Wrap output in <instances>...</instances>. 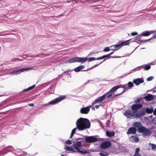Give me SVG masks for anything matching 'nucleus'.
I'll return each mask as SVG.
<instances>
[{"label": "nucleus", "mask_w": 156, "mask_h": 156, "mask_svg": "<svg viewBox=\"0 0 156 156\" xmlns=\"http://www.w3.org/2000/svg\"><path fill=\"white\" fill-rule=\"evenodd\" d=\"M80 128V130H83L87 129H89L90 127L91 123L88 119L87 118H80L77 121Z\"/></svg>", "instance_id": "f257e3e1"}, {"label": "nucleus", "mask_w": 156, "mask_h": 156, "mask_svg": "<svg viewBox=\"0 0 156 156\" xmlns=\"http://www.w3.org/2000/svg\"><path fill=\"white\" fill-rule=\"evenodd\" d=\"M73 142L74 143V144L72 146L74 147V149L77 150L76 151V152L81 153L83 154L90 153L86 149H83V151H81L79 149L81 147L82 145V143L80 142L77 141L75 143V141H73Z\"/></svg>", "instance_id": "f03ea898"}, {"label": "nucleus", "mask_w": 156, "mask_h": 156, "mask_svg": "<svg viewBox=\"0 0 156 156\" xmlns=\"http://www.w3.org/2000/svg\"><path fill=\"white\" fill-rule=\"evenodd\" d=\"M112 94L108 91L105 94H104L102 96L99 97L95 99L93 102L92 104L94 105V104H96L99 102H101L105 100L106 98L108 99L110 98L112 96Z\"/></svg>", "instance_id": "7ed1b4c3"}, {"label": "nucleus", "mask_w": 156, "mask_h": 156, "mask_svg": "<svg viewBox=\"0 0 156 156\" xmlns=\"http://www.w3.org/2000/svg\"><path fill=\"white\" fill-rule=\"evenodd\" d=\"M85 141L87 143H92L100 140V138H97L96 136H85Z\"/></svg>", "instance_id": "20e7f679"}, {"label": "nucleus", "mask_w": 156, "mask_h": 156, "mask_svg": "<svg viewBox=\"0 0 156 156\" xmlns=\"http://www.w3.org/2000/svg\"><path fill=\"white\" fill-rule=\"evenodd\" d=\"M139 133H142V135L144 136H149L151 134V132L150 129L143 126L142 128L140 130Z\"/></svg>", "instance_id": "39448f33"}, {"label": "nucleus", "mask_w": 156, "mask_h": 156, "mask_svg": "<svg viewBox=\"0 0 156 156\" xmlns=\"http://www.w3.org/2000/svg\"><path fill=\"white\" fill-rule=\"evenodd\" d=\"M65 98L66 96H60L59 97H58L49 102V104L51 105H54L56 104L63 100Z\"/></svg>", "instance_id": "423d86ee"}, {"label": "nucleus", "mask_w": 156, "mask_h": 156, "mask_svg": "<svg viewBox=\"0 0 156 156\" xmlns=\"http://www.w3.org/2000/svg\"><path fill=\"white\" fill-rule=\"evenodd\" d=\"M146 114V112L145 111V108H141L140 110L138 112H136L135 114L136 118H139Z\"/></svg>", "instance_id": "0eeeda50"}, {"label": "nucleus", "mask_w": 156, "mask_h": 156, "mask_svg": "<svg viewBox=\"0 0 156 156\" xmlns=\"http://www.w3.org/2000/svg\"><path fill=\"white\" fill-rule=\"evenodd\" d=\"M136 112H137V111H133L132 110L129 109L125 112L124 115L127 118H130L133 116Z\"/></svg>", "instance_id": "6e6552de"}, {"label": "nucleus", "mask_w": 156, "mask_h": 156, "mask_svg": "<svg viewBox=\"0 0 156 156\" xmlns=\"http://www.w3.org/2000/svg\"><path fill=\"white\" fill-rule=\"evenodd\" d=\"M33 68V67H29L27 68H22L17 70L13 71L12 72V73L15 74H18L23 72L24 71L32 69Z\"/></svg>", "instance_id": "1a4fd4ad"}, {"label": "nucleus", "mask_w": 156, "mask_h": 156, "mask_svg": "<svg viewBox=\"0 0 156 156\" xmlns=\"http://www.w3.org/2000/svg\"><path fill=\"white\" fill-rule=\"evenodd\" d=\"M111 145V143L109 141H106L103 142L101 144V147L104 149L109 147Z\"/></svg>", "instance_id": "9d476101"}, {"label": "nucleus", "mask_w": 156, "mask_h": 156, "mask_svg": "<svg viewBox=\"0 0 156 156\" xmlns=\"http://www.w3.org/2000/svg\"><path fill=\"white\" fill-rule=\"evenodd\" d=\"M89 107H91V106H90L89 107L82 108L80 110V113L82 114H88L90 110V108Z\"/></svg>", "instance_id": "9b49d317"}, {"label": "nucleus", "mask_w": 156, "mask_h": 156, "mask_svg": "<svg viewBox=\"0 0 156 156\" xmlns=\"http://www.w3.org/2000/svg\"><path fill=\"white\" fill-rule=\"evenodd\" d=\"M133 126L134 127L137 128L138 129V131L139 132L140 129L143 127V126L142 125L141 123L140 122H134L133 124Z\"/></svg>", "instance_id": "f8f14e48"}, {"label": "nucleus", "mask_w": 156, "mask_h": 156, "mask_svg": "<svg viewBox=\"0 0 156 156\" xmlns=\"http://www.w3.org/2000/svg\"><path fill=\"white\" fill-rule=\"evenodd\" d=\"M137 131L136 128L134 127H132L129 128L128 129L127 132V134H135Z\"/></svg>", "instance_id": "ddd939ff"}, {"label": "nucleus", "mask_w": 156, "mask_h": 156, "mask_svg": "<svg viewBox=\"0 0 156 156\" xmlns=\"http://www.w3.org/2000/svg\"><path fill=\"white\" fill-rule=\"evenodd\" d=\"M144 80L141 78H137L136 79H134L133 80V82L136 86L139 85L140 83H144Z\"/></svg>", "instance_id": "4468645a"}, {"label": "nucleus", "mask_w": 156, "mask_h": 156, "mask_svg": "<svg viewBox=\"0 0 156 156\" xmlns=\"http://www.w3.org/2000/svg\"><path fill=\"white\" fill-rule=\"evenodd\" d=\"M136 136L132 135L129 137V140L130 142L135 143L139 142V140L138 137L137 136V135H136Z\"/></svg>", "instance_id": "2eb2a0df"}, {"label": "nucleus", "mask_w": 156, "mask_h": 156, "mask_svg": "<svg viewBox=\"0 0 156 156\" xmlns=\"http://www.w3.org/2000/svg\"><path fill=\"white\" fill-rule=\"evenodd\" d=\"M143 105L141 104H134L131 107V109L133 110H136L141 108Z\"/></svg>", "instance_id": "dca6fc26"}, {"label": "nucleus", "mask_w": 156, "mask_h": 156, "mask_svg": "<svg viewBox=\"0 0 156 156\" xmlns=\"http://www.w3.org/2000/svg\"><path fill=\"white\" fill-rule=\"evenodd\" d=\"M142 36H141V34L140 35H138L135 37L131 38V41L132 42H135L138 41L140 42L141 40V37Z\"/></svg>", "instance_id": "f3484780"}, {"label": "nucleus", "mask_w": 156, "mask_h": 156, "mask_svg": "<svg viewBox=\"0 0 156 156\" xmlns=\"http://www.w3.org/2000/svg\"><path fill=\"white\" fill-rule=\"evenodd\" d=\"M77 62L83 63L87 61L88 59L87 57H78Z\"/></svg>", "instance_id": "a211bd4d"}, {"label": "nucleus", "mask_w": 156, "mask_h": 156, "mask_svg": "<svg viewBox=\"0 0 156 156\" xmlns=\"http://www.w3.org/2000/svg\"><path fill=\"white\" fill-rule=\"evenodd\" d=\"M143 98L147 101H151L153 99V96L150 94H148L147 95L144 97Z\"/></svg>", "instance_id": "6ab92c4d"}, {"label": "nucleus", "mask_w": 156, "mask_h": 156, "mask_svg": "<svg viewBox=\"0 0 156 156\" xmlns=\"http://www.w3.org/2000/svg\"><path fill=\"white\" fill-rule=\"evenodd\" d=\"M85 67V66L84 65L80 66L75 68L74 69V70L76 72H79L81 70L84 69Z\"/></svg>", "instance_id": "aec40b11"}, {"label": "nucleus", "mask_w": 156, "mask_h": 156, "mask_svg": "<svg viewBox=\"0 0 156 156\" xmlns=\"http://www.w3.org/2000/svg\"><path fill=\"white\" fill-rule=\"evenodd\" d=\"M76 128H74L72 130V132H71V133H73V134H74L75 133V132L77 129H78L79 130L82 131V130H80V125H79V124L78 123V121H76Z\"/></svg>", "instance_id": "412c9836"}, {"label": "nucleus", "mask_w": 156, "mask_h": 156, "mask_svg": "<svg viewBox=\"0 0 156 156\" xmlns=\"http://www.w3.org/2000/svg\"><path fill=\"white\" fill-rule=\"evenodd\" d=\"M78 57H74L70 58L68 60V62L69 63H73L75 62H77Z\"/></svg>", "instance_id": "4be33fe9"}, {"label": "nucleus", "mask_w": 156, "mask_h": 156, "mask_svg": "<svg viewBox=\"0 0 156 156\" xmlns=\"http://www.w3.org/2000/svg\"><path fill=\"white\" fill-rule=\"evenodd\" d=\"M106 135L109 137H112L115 135V133L113 131H107L106 132Z\"/></svg>", "instance_id": "5701e85b"}, {"label": "nucleus", "mask_w": 156, "mask_h": 156, "mask_svg": "<svg viewBox=\"0 0 156 156\" xmlns=\"http://www.w3.org/2000/svg\"><path fill=\"white\" fill-rule=\"evenodd\" d=\"M64 149L66 151H71L72 152H76V151L74 150L73 148L71 147L67 146Z\"/></svg>", "instance_id": "b1692460"}, {"label": "nucleus", "mask_w": 156, "mask_h": 156, "mask_svg": "<svg viewBox=\"0 0 156 156\" xmlns=\"http://www.w3.org/2000/svg\"><path fill=\"white\" fill-rule=\"evenodd\" d=\"M35 86V85L34 84V85H33V86H32L31 87H30L27 89H24L22 91V92H27L29 91L32 90L34 88V87Z\"/></svg>", "instance_id": "393cba45"}, {"label": "nucleus", "mask_w": 156, "mask_h": 156, "mask_svg": "<svg viewBox=\"0 0 156 156\" xmlns=\"http://www.w3.org/2000/svg\"><path fill=\"white\" fill-rule=\"evenodd\" d=\"M131 41V39H130L129 40L126 41L121 43V44L122 46H124V45H128L130 43L129 42L130 41Z\"/></svg>", "instance_id": "a878e982"}, {"label": "nucleus", "mask_w": 156, "mask_h": 156, "mask_svg": "<svg viewBox=\"0 0 156 156\" xmlns=\"http://www.w3.org/2000/svg\"><path fill=\"white\" fill-rule=\"evenodd\" d=\"M145 111L146 113H147L148 114L151 113L154 111L153 109L152 108H145Z\"/></svg>", "instance_id": "bb28decb"}, {"label": "nucleus", "mask_w": 156, "mask_h": 156, "mask_svg": "<svg viewBox=\"0 0 156 156\" xmlns=\"http://www.w3.org/2000/svg\"><path fill=\"white\" fill-rule=\"evenodd\" d=\"M75 140H76V141H77L78 140H80V141H79L81 143L82 142L84 143L86 142L85 141V138H78L76 139H75Z\"/></svg>", "instance_id": "cd10ccee"}, {"label": "nucleus", "mask_w": 156, "mask_h": 156, "mask_svg": "<svg viewBox=\"0 0 156 156\" xmlns=\"http://www.w3.org/2000/svg\"><path fill=\"white\" fill-rule=\"evenodd\" d=\"M150 35L149 31H146L144 33H142L141 34V36H147Z\"/></svg>", "instance_id": "c85d7f7f"}, {"label": "nucleus", "mask_w": 156, "mask_h": 156, "mask_svg": "<svg viewBox=\"0 0 156 156\" xmlns=\"http://www.w3.org/2000/svg\"><path fill=\"white\" fill-rule=\"evenodd\" d=\"M120 88H124V90H126V91L127 89L128 88L127 87V86L126 84H120L119 85Z\"/></svg>", "instance_id": "c756f323"}, {"label": "nucleus", "mask_w": 156, "mask_h": 156, "mask_svg": "<svg viewBox=\"0 0 156 156\" xmlns=\"http://www.w3.org/2000/svg\"><path fill=\"white\" fill-rule=\"evenodd\" d=\"M108 55H103L101 57H99L98 58H96L97 60H99L100 59H102L105 58V59H106L105 58H108Z\"/></svg>", "instance_id": "7c9ffc66"}, {"label": "nucleus", "mask_w": 156, "mask_h": 156, "mask_svg": "<svg viewBox=\"0 0 156 156\" xmlns=\"http://www.w3.org/2000/svg\"><path fill=\"white\" fill-rule=\"evenodd\" d=\"M127 84V86L129 87L128 88L129 89L131 88L134 86L133 83L131 82H129Z\"/></svg>", "instance_id": "2f4dec72"}, {"label": "nucleus", "mask_w": 156, "mask_h": 156, "mask_svg": "<svg viewBox=\"0 0 156 156\" xmlns=\"http://www.w3.org/2000/svg\"><path fill=\"white\" fill-rule=\"evenodd\" d=\"M151 68L150 66L148 65H146L144 67V70H148Z\"/></svg>", "instance_id": "473e14b6"}, {"label": "nucleus", "mask_w": 156, "mask_h": 156, "mask_svg": "<svg viewBox=\"0 0 156 156\" xmlns=\"http://www.w3.org/2000/svg\"><path fill=\"white\" fill-rule=\"evenodd\" d=\"M72 71H73V70L68 69L67 70H66V71H65L63 73L59 75L58 76H60L61 75H63L65 73H67L70 72H72Z\"/></svg>", "instance_id": "72a5a7b5"}, {"label": "nucleus", "mask_w": 156, "mask_h": 156, "mask_svg": "<svg viewBox=\"0 0 156 156\" xmlns=\"http://www.w3.org/2000/svg\"><path fill=\"white\" fill-rule=\"evenodd\" d=\"M121 45H122L121 44V43H120V44H115L114 45H112L111 46H110V47L114 46L115 48H117L119 47L122 46Z\"/></svg>", "instance_id": "f704fd0d"}, {"label": "nucleus", "mask_w": 156, "mask_h": 156, "mask_svg": "<svg viewBox=\"0 0 156 156\" xmlns=\"http://www.w3.org/2000/svg\"><path fill=\"white\" fill-rule=\"evenodd\" d=\"M111 49H110L109 47H106L104 50L103 51L107 52L110 51Z\"/></svg>", "instance_id": "c9c22d12"}, {"label": "nucleus", "mask_w": 156, "mask_h": 156, "mask_svg": "<svg viewBox=\"0 0 156 156\" xmlns=\"http://www.w3.org/2000/svg\"><path fill=\"white\" fill-rule=\"evenodd\" d=\"M88 62H90L92 61L93 60H97V59H96V58H95V57H91V58H88Z\"/></svg>", "instance_id": "e433bc0d"}, {"label": "nucleus", "mask_w": 156, "mask_h": 156, "mask_svg": "<svg viewBox=\"0 0 156 156\" xmlns=\"http://www.w3.org/2000/svg\"><path fill=\"white\" fill-rule=\"evenodd\" d=\"M154 79V77L153 76H151L149 77H148L147 79V81H151L152 80H153Z\"/></svg>", "instance_id": "4c0bfd02"}, {"label": "nucleus", "mask_w": 156, "mask_h": 156, "mask_svg": "<svg viewBox=\"0 0 156 156\" xmlns=\"http://www.w3.org/2000/svg\"><path fill=\"white\" fill-rule=\"evenodd\" d=\"M106 60V59H104V60L102 62H100V63H99V64H96V65H95L94 66H93L92 67H93V68H94L95 67H96L97 66H98V65H100L103 62H104V61H105V60Z\"/></svg>", "instance_id": "58836bf2"}, {"label": "nucleus", "mask_w": 156, "mask_h": 156, "mask_svg": "<svg viewBox=\"0 0 156 156\" xmlns=\"http://www.w3.org/2000/svg\"><path fill=\"white\" fill-rule=\"evenodd\" d=\"M150 40H151V39H146V40H141L140 43H145V42H146L148 41H149Z\"/></svg>", "instance_id": "ea45409f"}, {"label": "nucleus", "mask_w": 156, "mask_h": 156, "mask_svg": "<svg viewBox=\"0 0 156 156\" xmlns=\"http://www.w3.org/2000/svg\"><path fill=\"white\" fill-rule=\"evenodd\" d=\"M115 90V91L116 90H117L118 89L120 88L119 85H118V86H115L113 87Z\"/></svg>", "instance_id": "a19ab883"}, {"label": "nucleus", "mask_w": 156, "mask_h": 156, "mask_svg": "<svg viewBox=\"0 0 156 156\" xmlns=\"http://www.w3.org/2000/svg\"><path fill=\"white\" fill-rule=\"evenodd\" d=\"M138 69L137 68V67L135 69H133V70H131L130 71V72L128 74H130L133 71L135 72V71H139V70H138Z\"/></svg>", "instance_id": "79ce46f5"}, {"label": "nucleus", "mask_w": 156, "mask_h": 156, "mask_svg": "<svg viewBox=\"0 0 156 156\" xmlns=\"http://www.w3.org/2000/svg\"><path fill=\"white\" fill-rule=\"evenodd\" d=\"M126 92V90H123L120 93L117 94H115V96H118L119 95H120L122 94L123 93H124V92Z\"/></svg>", "instance_id": "37998d69"}, {"label": "nucleus", "mask_w": 156, "mask_h": 156, "mask_svg": "<svg viewBox=\"0 0 156 156\" xmlns=\"http://www.w3.org/2000/svg\"><path fill=\"white\" fill-rule=\"evenodd\" d=\"M140 149L139 148H137L134 154H139V152L140 151Z\"/></svg>", "instance_id": "c03bdc74"}, {"label": "nucleus", "mask_w": 156, "mask_h": 156, "mask_svg": "<svg viewBox=\"0 0 156 156\" xmlns=\"http://www.w3.org/2000/svg\"><path fill=\"white\" fill-rule=\"evenodd\" d=\"M144 66L142 65L137 67V68L138 69V70H140V69H144Z\"/></svg>", "instance_id": "a18cd8bd"}, {"label": "nucleus", "mask_w": 156, "mask_h": 156, "mask_svg": "<svg viewBox=\"0 0 156 156\" xmlns=\"http://www.w3.org/2000/svg\"><path fill=\"white\" fill-rule=\"evenodd\" d=\"M66 144H68L69 145H70L71 144H72V142L70 140H68L66 141Z\"/></svg>", "instance_id": "49530a36"}, {"label": "nucleus", "mask_w": 156, "mask_h": 156, "mask_svg": "<svg viewBox=\"0 0 156 156\" xmlns=\"http://www.w3.org/2000/svg\"><path fill=\"white\" fill-rule=\"evenodd\" d=\"M137 34H138V33L137 32H132L130 34V35H131L132 36H135V35H137Z\"/></svg>", "instance_id": "de8ad7c7"}, {"label": "nucleus", "mask_w": 156, "mask_h": 156, "mask_svg": "<svg viewBox=\"0 0 156 156\" xmlns=\"http://www.w3.org/2000/svg\"><path fill=\"white\" fill-rule=\"evenodd\" d=\"M99 154L101 156H108V155L106 154H105L102 153H100Z\"/></svg>", "instance_id": "09e8293b"}, {"label": "nucleus", "mask_w": 156, "mask_h": 156, "mask_svg": "<svg viewBox=\"0 0 156 156\" xmlns=\"http://www.w3.org/2000/svg\"><path fill=\"white\" fill-rule=\"evenodd\" d=\"M142 99V98L138 99L137 100H136L134 101V102L136 103H139L141 101V100Z\"/></svg>", "instance_id": "8fccbe9b"}, {"label": "nucleus", "mask_w": 156, "mask_h": 156, "mask_svg": "<svg viewBox=\"0 0 156 156\" xmlns=\"http://www.w3.org/2000/svg\"><path fill=\"white\" fill-rule=\"evenodd\" d=\"M152 149H154L156 148V145L155 144H152L151 146Z\"/></svg>", "instance_id": "3c124183"}, {"label": "nucleus", "mask_w": 156, "mask_h": 156, "mask_svg": "<svg viewBox=\"0 0 156 156\" xmlns=\"http://www.w3.org/2000/svg\"><path fill=\"white\" fill-rule=\"evenodd\" d=\"M109 91L112 94L113 93H114L115 91L114 90L113 88L112 87Z\"/></svg>", "instance_id": "603ef678"}, {"label": "nucleus", "mask_w": 156, "mask_h": 156, "mask_svg": "<svg viewBox=\"0 0 156 156\" xmlns=\"http://www.w3.org/2000/svg\"><path fill=\"white\" fill-rule=\"evenodd\" d=\"M121 57L118 56H110L109 58H119Z\"/></svg>", "instance_id": "864d4df0"}, {"label": "nucleus", "mask_w": 156, "mask_h": 156, "mask_svg": "<svg viewBox=\"0 0 156 156\" xmlns=\"http://www.w3.org/2000/svg\"><path fill=\"white\" fill-rule=\"evenodd\" d=\"M110 123V121L109 120H108L107 121L106 124L107 126H109V124Z\"/></svg>", "instance_id": "5fc2aeb1"}, {"label": "nucleus", "mask_w": 156, "mask_h": 156, "mask_svg": "<svg viewBox=\"0 0 156 156\" xmlns=\"http://www.w3.org/2000/svg\"><path fill=\"white\" fill-rule=\"evenodd\" d=\"M156 38V33L154 34L153 36L150 39H151V40L152 39H155Z\"/></svg>", "instance_id": "6e6d98bb"}, {"label": "nucleus", "mask_w": 156, "mask_h": 156, "mask_svg": "<svg viewBox=\"0 0 156 156\" xmlns=\"http://www.w3.org/2000/svg\"><path fill=\"white\" fill-rule=\"evenodd\" d=\"M19 59L17 58H14L13 60H12L11 61L13 62L14 61H16V60H19Z\"/></svg>", "instance_id": "4d7b16f0"}, {"label": "nucleus", "mask_w": 156, "mask_h": 156, "mask_svg": "<svg viewBox=\"0 0 156 156\" xmlns=\"http://www.w3.org/2000/svg\"><path fill=\"white\" fill-rule=\"evenodd\" d=\"M114 53V52L113 51V52H111V53H109V54H107V55H108V57L109 56H110L111 55H112Z\"/></svg>", "instance_id": "13d9d810"}, {"label": "nucleus", "mask_w": 156, "mask_h": 156, "mask_svg": "<svg viewBox=\"0 0 156 156\" xmlns=\"http://www.w3.org/2000/svg\"><path fill=\"white\" fill-rule=\"evenodd\" d=\"M155 31H153V30H151V31H149V33L150 34H153L154 33Z\"/></svg>", "instance_id": "bf43d9fd"}, {"label": "nucleus", "mask_w": 156, "mask_h": 156, "mask_svg": "<svg viewBox=\"0 0 156 156\" xmlns=\"http://www.w3.org/2000/svg\"><path fill=\"white\" fill-rule=\"evenodd\" d=\"M133 156H142L140 154H134Z\"/></svg>", "instance_id": "052dcab7"}, {"label": "nucleus", "mask_w": 156, "mask_h": 156, "mask_svg": "<svg viewBox=\"0 0 156 156\" xmlns=\"http://www.w3.org/2000/svg\"><path fill=\"white\" fill-rule=\"evenodd\" d=\"M124 152H127V153H128L129 152V150H128V149L126 148L125 149H124Z\"/></svg>", "instance_id": "680f3d73"}, {"label": "nucleus", "mask_w": 156, "mask_h": 156, "mask_svg": "<svg viewBox=\"0 0 156 156\" xmlns=\"http://www.w3.org/2000/svg\"><path fill=\"white\" fill-rule=\"evenodd\" d=\"M29 105L30 106L33 107L34 106V103H31L29 104Z\"/></svg>", "instance_id": "e2e57ef3"}, {"label": "nucleus", "mask_w": 156, "mask_h": 156, "mask_svg": "<svg viewBox=\"0 0 156 156\" xmlns=\"http://www.w3.org/2000/svg\"><path fill=\"white\" fill-rule=\"evenodd\" d=\"M101 105V104H100V105H96L95 106V108H97V109H98L99 108L100 106V105Z\"/></svg>", "instance_id": "0e129e2a"}, {"label": "nucleus", "mask_w": 156, "mask_h": 156, "mask_svg": "<svg viewBox=\"0 0 156 156\" xmlns=\"http://www.w3.org/2000/svg\"><path fill=\"white\" fill-rule=\"evenodd\" d=\"M153 114L154 115H156V108L155 109L154 111H153Z\"/></svg>", "instance_id": "69168bd1"}, {"label": "nucleus", "mask_w": 156, "mask_h": 156, "mask_svg": "<svg viewBox=\"0 0 156 156\" xmlns=\"http://www.w3.org/2000/svg\"><path fill=\"white\" fill-rule=\"evenodd\" d=\"M74 134L73 133H71V134L70 137V138H71L73 136Z\"/></svg>", "instance_id": "338daca9"}, {"label": "nucleus", "mask_w": 156, "mask_h": 156, "mask_svg": "<svg viewBox=\"0 0 156 156\" xmlns=\"http://www.w3.org/2000/svg\"><path fill=\"white\" fill-rule=\"evenodd\" d=\"M64 15L63 14H60V15H58L57 16H55L56 17H60V16H62Z\"/></svg>", "instance_id": "774afa93"}]
</instances>
